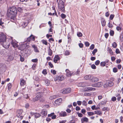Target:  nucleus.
<instances>
[{"mask_svg": "<svg viewBox=\"0 0 123 123\" xmlns=\"http://www.w3.org/2000/svg\"><path fill=\"white\" fill-rule=\"evenodd\" d=\"M17 12V8L15 6H12L9 8L7 10V15L10 16L11 15H15Z\"/></svg>", "mask_w": 123, "mask_h": 123, "instance_id": "nucleus-1", "label": "nucleus"}, {"mask_svg": "<svg viewBox=\"0 0 123 123\" xmlns=\"http://www.w3.org/2000/svg\"><path fill=\"white\" fill-rule=\"evenodd\" d=\"M58 5L60 9L62 11V12H64L65 11V7L63 1L62 0H60L58 3Z\"/></svg>", "mask_w": 123, "mask_h": 123, "instance_id": "nucleus-2", "label": "nucleus"}, {"mask_svg": "<svg viewBox=\"0 0 123 123\" xmlns=\"http://www.w3.org/2000/svg\"><path fill=\"white\" fill-rule=\"evenodd\" d=\"M11 41L10 43L11 44L14 48H17L18 47V42L16 41L13 39L12 37H11Z\"/></svg>", "mask_w": 123, "mask_h": 123, "instance_id": "nucleus-3", "label": "nucleus"}, {"mask_svg": "<svg viewBox=\"0 0 123 123\" xmlns=\"http://www.w3.org/2000/svg\"><path fill=\"white\" fill-rule=\"evenodd\" d=\"M6 39V37L3 33H0V42L5 41Z\"/></svg>", "mask_w": 123, "mask_h": 123, "instance_id": "nucleus-4", "label": "nucleus"}, {"mask_svg": "<svg viewBox=\"0 0 123 123\" xmlns=\"http://www.w3.org/2000/svg\"><path fill=\"white\" fill-rule=\"evenodd\" d=\"M80 72V71L78 70L76 72H73L72 73H71L70 72L68 73H67L66 74L67 76L68 77L71 76L72 75H74V74H76V75H78L79 74V73Z\"/></svg>", "mask_w": 123, "mask_h": 123, "instance_id": "nucleus-5", "label": "nucleus"}, {"mask_svg": "<svg viewBox=\"0 0 123 123\" xmlns=\"http://www.w3.org/2000/svg\"><path fill=\"white\" fill-rule=\"evenodd\" d=\"M71 89L70 88H68L66 89H63L62 90V93L63 94L69 93L71 92Z\"/></svg>", "mask_w": 123, "mask_h": 123, "instance_id": "nucleus-6", "label": "nucleus"}, {"mask_svg": "<svg viewBox=\"0 0 123 123\" xmlns=\"http://www.w3.org/2000/svg\"><path fill=\"white\" fill-rule=\"evenodd\" d=\"M35 40V37L33 35H31L29 37L27 38L26 41L27 42H29L31 40L34 41Z\"/></svg>", "mask_w": 123, "mask_h": 123, "instance_id": "nucleus-7", "label": "nucleus"}, {"mask_svg": "<svg viewBox=\"0 0 123 123\" xmlns=\"http://www.w3.org/2000/svg\"><path fill=\"white\" fill-rule=\"evenodd\" d=\"M17 117L20 118V119H22L23 118V117L22 116H21L22 114V111L20 110H18L17 111Z\"/></svg>", "mask_w": 123, "mask_h": 123, "instance_id": "nucleus-8", "label": "nucleus"}, {"mask_svg": "<svg viewBox=\"0 0 123 123\" xmlns=\"http://www.w3.org/2000/svg\"><path fill=\"white\" fill-rule=\"evenodd\" d=\"M47 111L45 109H43L41 112V116L42 117H45L47 115Z\"/></svg>", "mask_w": 123, "mask_h": 123, "instance_id": "nucleus-9", "label": "nucleus"}, {"mask_svg": "<svg viewBox=\"0 0 123 123\" xmlns=\"http://www.w3.org/2000/svg\"><path fill=\"white\" fill-rule=\"evenodd\" d=\"M2 42L3 43V46L4 48L6 49L9 48L10 46V44L9 43H6V41Z\"/></svg>", "mask_w": 123, "mask_h": 123, "instance_id": "nucleus-10", "label": "nucleus"}, {"mask_svg": "<svg viewBox=\"0 0 123 123\" xmlns=\"http://www.w3.org/2000/svg\"><path fill=\"white\" fill-rule=\"evenodd\" d=\"M96 90V88H95L91 87H88L85 90H84V92L86 91H93Z\"/></svg>", "mask_w": 123, "mask_h": 123, "instance_id": "nucleus-11", "label": "nucleus"}, {"mask_svg": "<svg viewBox=\"0 0 123 123\" xmlns=\"http://www.w3.org/2000/svg\"><path fill=\"white\" fill-rule=\"evenodd\" d=\"M44 91L43 90H41L40 92H39L37 93L36 96L38 98L42 97L43 96V92Z\"/></svg>", "mask_w": 123, "mask_h": 123, "instance_id": "nucleus-12", "label": "nucleus"}, {"mask_svg": "<svg viewBox=\"0 0 123 123\" xmlns=\"http://www.w3.org/2000/svg\"><path fill=\"white\" fill-rule=\"evenodd\" d=\"M36 86L37 87H39V88H37V89L38 90H43V91H45L46 89L44 88L43 87L41 86L40 84H38L37 85H36Z\"/></svg>", "mask_w": 123, "mask_h": 123, "instance_id": "nucleus-13", "label": "nucleus"}, {"mask_svg": "<svg viewBox=\"0 0 123 123\" xmlns=\"http://www.w3.org/2000/svg\"><path fill=\"white\" fill-rule=\"evenodd\" d=\"M62 101V99L61 98H60L56 100L55 101L54 103H55L56 105H59L60 103H61Z\"/></svg>", "mask_w": 123, "mask_h": 123, "instance_id": "nucleus-14", "label": "nucleus"}, {"mask_svg": "<svg viewBox=\"0 0 123 123\" xmlns=\"http://www.w3.org/2000/svg\"><path fill=\"white\" fill-rule=\"evenodd\" d=\"M60 58L59 56L58 55H56L54 59V61L55 63H56L58 60H59Z\"/></svg>", "mask_w": 123, "mask_h": 123, "instance_id": "nucleus-15", "label": "nucleus"}, {"mask_svg": "<svg viewBox=\"0 0 123 123\" xmlns=\"http://www.w3.org/2000/svg\"><path fill=\"white\" fill-rule=\"evenodd\" d=\"M92 78H91V79L90 81L92 82H97L99 80L97 78L95 77L92 76Z\"/></svg>", "mask_w": 123, "mask_h": 123, "instance_id": "nucleus-16", "label": "nucleus"}, {"mask_svg": "<svg viewBox=\"0 0 123 123\" xmlns=\"http://www.w3.org/2000/svg\"><path fill=\"white\" fill-rule=\"evenodd\" d=\"M101 22L102 25L103 26H104L106 24V22L105 19L103 18H101Z\"/></svg>", "mask_w": 123, "mask_h": 123, "instance_id": "nucleus-17", "label": "nucleus"}, {"mask_svg": "<svg viewBox=\"0 0 123 123\" xmlns=\"http://www.w3.org/2000/svg\"><path fill=\"white\" fill-rule=\"evenodd\" d=\"M92 76L91 75H86L84 77V78L86 80H91V78H92Z\"/></svg>", "mask_w": 123, "mask_h": 123, "instance_id": "nucleus-18", "label": "nucleus"}, {"mask_svg": "<svg viewBox=\"0 0 123 123\" xmlns=\"http://www.w3.org/2000/svg\"><path fill=\"white\" fill-rule=\"evenodd\" d=\"M15 16V15H11L9 16L10 17L11 20L13 22L15 20L16 18Z\"/></svg>", "mask_w": 123, "mask_h": 123, "instance_id": "nucleus-19", "label": "nucleus"}, {"mask_svg": "<svg viewBox=\"0 0 123 123\" xmlns=\"http://www.w3.org/2000/svg\"><path fill=\"white\" fill-rule=\"evenodd\" d=\"M25 82L23 79L22 78L20 79V84L21 86H24L25 84Z\"/></svg>", "mask_w": 123, "mask_h": 123, "instance_id": "nucleus-20", "label": "nucleus"}, {"mask_svg": "<svg viewBox=\"0 0 123 123\" xmlns=\"http://www.w3.org/2000/svg\"><path fill=\"white\" fill-rule=\"evenodd\" d=\"M86 83L85 82H80L79 83V86H80L81 87H84L86 85L87 86H90L89 85H86Z\"/></svg>", "mask_w": 123, "mask_h": 123, "instance_id": "nucleus-21", "label": "nucleus"}, {"mask_svg": "<svg viewBox=\"0 0 123 123\" xmlns=\"http://www.w3.org/2000/svg\"><path fill=\"white\" fill-rule=\"evenodd\" d=\"M94 114L98 115L101 116L102 115V112L100 111H94Z\"/></svg>", "mask_w": 123, "mask_h": 123, "instance_id": "nucleus-22", "label": "nucleus"}, {"mask_svg": "<svg viewBox=\"0 0 123 123\" xmlns=\"http://www.w3.org/2000/svg\"><path fill=\"white\" fill-rule=\"evenodd\" d=\"M108 86L111 87L113 86L114 85L113 83L111 81H108L107 82Z\"/></svg>", "mask_w": 123, "mask_h": 123, "instance_id": "nucleus-23", "label": "nucleus"}, {"mask_svg": "<svg viewBox=\"0 0 123 123\" xmlns=\"http://www.w3.org/2000/svg\"><path fill=\"white\" fill-rule=\"evenodd\" d=\"M96 87H99L101 86L103 84L102 82H99L96 83Z\"/></svg>", "mask_w": 123, "mask_h": 123, "instance_id": "nucleus-24", "label": "nucleus"}, {"mask_svg": "<svg viewBox=\"0 0 123 123\" xmlns=\"http://www.w3.org/2000/svg\"><path fill=\"white\" fill-rule=\"evenodd\" d=\"M32 48H34V51L36 52H39V51L38 50L37 47L35 45H32Z\"/></svg>", "mask_w": 123, "mask_h": 123, "instance_id": "nucleus-25", "label": "nucleus"}, {"mask_svg": "<svg viewBox=\"0 0 123 123\" xmlns=\"http://www.w3.org/2000/svg\"><path fill=\"white\" fill-rule=\"evenodd\" d=\"M88 121V118L86 117H85L83 118H82L81 119L82 123H83L84 122H87Z\"/></svg>", "mask_w": 123, "mask_h": 123, "instance_id": "nucleus-26", "label": "nucleus"}, {"mask_svg": "<svg viewBox=\"0 0 123 123\" xmlns=\"http://www.w3.org/2000/svg\"><path fill=\"white\" fill-rule=\"evenodd\" d=\"M34 114V116L36 118H39L41 116V114L38 113H35Z\"/></svg>", "mask_w": 123, "mask_h": 123, "instance_id": "nucleus-27", "label": "nucleus"}, {"mask_svg": "<svg viewBox=\"0 0 123 123\" xmlns=\"http://www.w3.org/2000/svg\"><path fill=\"white\" fill-rule=\"evenodd\" d=\"M59 114L60 116L63 117L66 116L67 115L66 113L65 112H62L60 113Z\"/></svg>", "mask_w": 123, "mask_h": 123, "instance_id": "nucleus-28", "label": "nucleus"}, {"mask_svg": "<svg viewBox=\"0 0 123 123\" xmlns=\"http://www.w3.org/2000/svg\"><path fill=\"white\" fill-rule=\"evenodd\" d=\"M48 54L50 56H51L52 54V51L50 48L48 50Z\"/></svg>", "mask_w": 123, "mask_h": 123, "instance_id": "nucleus-29", "label": "nucleus"}, {"mask_svg": "<svg viewBox=\"0 0 123 123\" xmlns=\"http://www.w3.org/2000/svg\"><path fill=\"white\" fill-rule=\"evenodd\" d=\"M39 99V98L36 96L34 98H32L31 100L32 101L34 102L37 101Z\"/></svg>", "mask_w": 123, "mask_h": 123, "instance_id": "nucleus-30", "label": "nucleus"}, {"mask_svg": "<svg viewBox=\"0 0 123 123\" xmlns=\"http://www.w3.org/2000/svg\"><path fill=\"white\" fill-rule=\"evenodd\" d=\"M63 79V77L61 76H59L58 78V80L60 81H62Z\"/></svg>", "mask_w": 123, "mask_h": 123, "instance_id": "nucleus-31", "label": "nucleus"}, {"mask_svg": "<svg viewBox=\"0 0 123 123\" xmlns=\"http://www.w3.org/2000/svg\"><path fill=\"white\" fill-rule=\"evenodd\" d=\"M45 82L46 84V85L47 86L49 85L50 84V81L49 80L47 79L45 80Z\"/></svg>", "mask_w": 123, "mask_h": 123, "instance_id": "nucleus-32", "label": "nucleus"}, {"mask_svg": "<svg viewBox=\"0 0 123 123\" xmlns=\"http://www.w3.org/2000/svg\"><path fill=\"white\" fill-rule=\"evenodd\" d=\"M4 23L3 19L1 18L0 19V25L3 26L2 25Z\"/></svg>", "mask_w": 123, "mask_h": 123, "instance_id": "nucleus-33", "label": "nucleus"}, {"mask_svg": "<svg viewBox=\"0 0 123 123\" xmlns=\"http://www.w3.org/2000/svg\"><path fill=\"white\" fill-rule=\"evenodd\" d=\"M77 36L79 37H80L82 36V34L80 32H78L77 33Z\"/></svg>", "mask_w": 123, "mask_h": 123, "instance_id": "nucleus-34", "label": "nucleus"}, {"mask_svg": "<svg viewBox=\"0 0 123 123\" xmlns=\"http://www.w3.org/2000/svg\"><path fill=\"white\" fill-rule=\"evenodd\" d=\"M52 10H54V13H52V15H54L55 14V15H57V12L56 11V10L55 9V8L53 7Z\"/></svg>", "mask_w": 123, "mask_h": 123, "instance_id": "nucleus-35", "label": "nucleus"}, {"mask_svg": "<svg viewBox=\"0 0 123 123\" xmlns=\"http://www.w3.org/2000/svg\"><path fill=\"white\" fill-rule=\"evenodd\" d=\"M105 63L104 62H101L100 63V65L101 66L104 67L105 65Z\"/></svg>", "mask_w": 123, "mask_h": 123, "instance_id": "nucleus-36", "label": "nucleus"}, {"mask_svg": "<svg viewBox=\"0 0 123 123\" xmlns=\"http://www.w3.org/2000/svg\"><path fill=\"white\" fill-rule=\"evenodd\" d=\"M97 51V49H94L92 53L93 54V55H94L95 54V53Z\"/></svg>", "mask_w": 123, "mask_h": 123, "instance_id": "nucleus-37", "label": "nucleus"}, {"mask_svg": "<svg viewBox=\"0 0 123 123\" xmlns=\"http://www.w3.org/2000/svg\"><path fill=\"white\" fill-rule=\"evenodd\" d=\"M110 35L111 36H113L114 34V32L112 30H111L110 32Z\"/></svg>", "mask_w": 123, "mask_h": 123, "instance_id": "nucleus-38", "label": "nucleus"}, {"mask_svg": "<svg viewBox=\"0 0 123 123\" xmlns=\"http://www.w3.org/2000/svg\"><path fill=\"white\" fill-rule=\"evenodd\" d=\"M56 97V95H54L53 96H51L49 98L50 99L52 100L54 99H55Z\"/></svg>", "mask_w": 123, "mask_h": 123, "instance_id": "nucleus-39", "label": "nucleus"}, {"mask_svg": "<svg viewBox=\"0 0 123 123\" xmlns=\"http://www.w3.org/2000/svg\"><path fill=\"white\" fill-rule=\"evenodd\" d=\"M87 114L89 116H92L94 114V113L92 112H88Z\"/></svg>", "mask_w": 123, "mask_h": 123, "instance_id": "nucleus-40", "label": "nucleus"}, {"mask_svg": "<svg viewBox=\"0 0 123 123\" xmlns=\"http://www.w3.org/2000/svg\"><path fill=\"white\" fill-rule=\"evenodd\" d=\"M112 45L113 48H116L117 46V45L116 42H114L112 44Z\"/></svg>", "mask_w": 123, "mask_h": 123, "instance_id": "nucleus-41", "label": "nucleus"}, {"mask_svg": "<svg viewBox=\"0 0 123 123\" xmlns=\"http://www.w3.org/2000/svg\"><path fill=\"white\" fill-rule=\"evenodd\" d=\"M66 16L63 13H62L61 14V17L62 18L64 19L66 17Z\"/></svg>", "mask_w": 123, "mask_h": 123, "instance_id": "nucleus-42", "label": "nucleus"}, {"mask_svg": "<svg viewBox=\"0 0 123 123\" xmlns=\"http://www.w3.org/2000/svg\"><path fill=\"white\" fill-rule=\"evenodd\" d=\"M108 51L110 54L112 55L113 54V52L112 50L111 49V48H109V49L108 50Z\"/></svg>", "mask_w": 123, "mask_h": 123, "instance_id": "nucleus-43", "label": "nucleus"}, {"mask_svg": "<svg viewBox=\"0 0 123 123\" xmlns=\"http://www.w3.org/2000/svg\"><path fill=\"white\" fill-rule=\"evenodd\" d=\"M19 55L20 57V61L22 62H23L24 61V57H22L21 55Z\"/></svg>", "mask_w": 123, "mask_h": 123, "instance_id": "nucleus-44", "label": "nucleus"}, {"mask_svg": "<svg viewBox=\"0 0 123 123\" xmlns=\"http://www.w3.org/2000/svg\"><path fill=\"white\" fill-rule=\"evenodd\" d=\"M100 106V104L99 103L97 106V107L95 108V110H98L100 109V108L99 106Z\"/></svg>", "mask_w": 123, "mask_h": 123, "instance_id": "nucleus-45", "label": "nucleus"}, {"mask_svg": "<svg viewBox=\"0 0 123 123\" xmlns=\"http://www.w3.org/2000/svg\"><path fill=\"white\" fill-rule=\"evenodd\" d=\"M116 99V98L115 97H112L111 99V100L113 102L115 101Z\"/></svg>", "mask_w": 123, "mask_h": 123, "instance_id": "nucleus-46", "label": "nucleus"}, {"mask_svg": "<svg viewBox=\"0 0 123 123\" xmlns=\"http://www.w3.org/2000/svg\"><path fill=\"white\" fill-rule=\"evenodd\" d=\"M114 16L113 14H111L110 17V19L111 20H112Z\"/></svg>", "mask_w": 123, "mask_h": 123, "instance_id": "nucleus-47", "label": "nucleus"}, {"mask_svg": "<svg viewBox=\"0 0 123 123\" xmlns=\"http://www.w3.org/2000/svg\"><path fill=\"white\" fill-rule=\"evenodd\" d=\"M108 108L107 107H103L102 109V110L103 111H108L107 109Z\"/></svg>", "mask_w": 123, "mask_h": 123, "instance_id": "nucleus-48", "label": "nucleus"}, {"mask_svg": "<svg viewBox=\"0 0 123 123\" xmlns=\"http://www.w3.org/2000/svg\"><path fill=\"white\" fill-rule=\"evenodd\" d=\"M42 42L43 44H44L45 45H47V43L46 41L42 40Z\"/></svg>", "mask_w": 123, "mask_h": 123, "instance_id": "nucleus-49", "label": "nucleus"}, {"mask_svg": "<svg viewBox=\"0 0 123 123\" xmlns=\"http://www.w3.org/2000/svg\"><path fill=\"white\" fill-rule=\"evenodd\" d=\"M94 45L93 44H92L90 46V49L91 50H92L94 49Z\"/></svg>", "mask_w": 123, "mask_h": 123, "instance_id": "nucleus-50", "label": "nucleus"}, {"mask_svg": "<svg viewBox=\"0 0 123 123\" xmlns=\"http://www.w3.org/2000/svg\"><path fill=\"white\" fill-rule=\"evenodd\" d=\"M42 73L44 75L47 74V70L46 69H43L42 72Z\"/></svg>", "mask_w": 123, "mask_h": 123, "instance_id": "nucleus-51", "label": "nucleus"}, {"mask_svg": "<svg viewBox=\"0 0 123 123\" xmlns=\"http://www.w3.org/2000/svg\"><path fill=\"white\" fill-rule=\"evenodd\" d=\"M51 73L54 74H55L56 73V71L55 70H51Z\"/></svg>", "mask_w": 123, "mask_h": 123, "instance_id": "nucleus-52", "label": "nucleus"}, {"mask_svg": "<svg viewBox=\"0 0 123 123\" xmlns=\"http://www.w3.org/2000/svg\"><path fill=\"white\" fill-rule=\"evenodd\" d=\"M113 71L114 73H116L117 71V69L116 68H114L113 69Z\"/></svg>", "mask_w": 123, "mask_h": 123, "instance_id": "nucleus-53", "label": "nucleus"}, {"mask_svg": "<svg viewBox=\"0 0 123 123\" xmlns=\"http://www.w3.org/2000/svg\"><path fill=\"white\" fill-rule=\"evenodd\" d=\"M100 62V61L98 60L96 61L95 63V64L96 65H98L99 64Z\"/></svg>", "mask_w": 123, "mask_h": 123, "instance_id": "nucleus-54", "label": "nucleus"}, {"mask_svg": "<svg viewBox=\"0 0 123 123\" xmlns=\"http://www.w3.org/2000/svg\"><path fill=\"white\" fill-rule=\"evenodd\" d=\"M85 45L86 47H88L89 46L90 44L88 42H86L85 43Z\"/></svg>", "mask_w": 123, "mask_h": 123, "instance_id": "nucleus-55", "label": "nucleus"}, {"mask_svg": "<svg viewBox=\"0 0 123 123\" xmlns=\"http://www.w3.org/2000/svg\"><path fill=\"white\" fill-rule=\"evenodd\" d=\"M17 10L19 12H22V8L20 7H18V8Z\"/></svg>", "mask_w": 123, "mask_h": 123, "instance_id": "nucleus-56", "label": "nucleus"}, {"mask_svg": "<svg viewBox=\"0 0 123 123\" xmlns=\"http://www.w3.org/2000/svg\"><path fill=\"white\" fill-rule=\"evenodd\" d=\"M9 58L10 60H12L14 59V57L11 55H10L9 57Z\"/></svg>", "mask_w": 123, "mask_h": 123, "instance_id": "nucleus-57", "label": "nucleus"}, {"mask_svg": "<svg viewBox=\"0 0 123 123\" xmlns=\"http://www.w3.org/2000/svg\"><path fill=\"white\" fill-rule=\"evenodd\" d=\"M83 105L85 106H86L87 105V103L85 101H84L82 102Z\"/></svg>", "mask_w": 123, "mask_h": 123, "instance_id": "nucleus-58", "label": "nucleus"}, {"mask_svg": "<svg viewBox=\"0 0 123 123\" xmlns=\"http://www.w3.org/2000/svg\"><path fill=\"white\" fill-rule=\"evenodd\" d=\"M91 67L92 68L94 69H96V67L94 64H93L91 65Z\"/></svg>", "mask_w": 123, "mask_h": 123, "instance_id": "nucleus-59", "label": "nucleus"}, {"mask_svg": "<svg viewBox=\"0 0 123 123\" xmlns=\"http://www.w3.org/2000/svg\"><path fill=\"white\" fill-rule=\"evenodd\" d=\"M78 116L80 117H82L83 116V115L82 114L80 113H77Z\"/></svg>", "mask_w": 123, "mask_h": 123, "instance_id": "nucleus-60", "label": "nucleus"}, {"mask_svg": "<svg viewBox=\"0 0 123 123\" xmlns=\"http://www.w3.org/2000/svg\"><path fill=\"white\" fill-rule=\"evenodd\" d=\"M48 64L51 68L53 67V66L51 62H48Z\"/></svg>", "mask_w": 123, "mask_h": 123, "instance_id": "nucleus-61", "label": "nucleus"}, {"mask_svg": "<svg viewBox=\"0 0 123 123\" xmlns=\"http://www.w3.org/2000/svg\"><path fill=\"white\" fill-rule=\"evenodd\" d=\"M116 29L118 31H120L121 30V28L119 26H117L116 27Z\"/></svg>", "mask_w": 123, "mask_h": 123, "instance_id": "nucleus-62", "label": "nucleus"}, {"mask_svg": "<svg viewBox=\"0 0 123 123\" xmlns=\"http://www.w3.org/2000/svg\"><path fill=\"white\" fill-rule=\"evenodd\" d=\"M116 52L117 54H119L120 53V51H119V49H117L116 50Z\"/></svg>", "mask_w": 123, "mask_h": 123, "instance_id": "nucleus-63", "label": "nucleus"}, {"mask_svg": "<svg viewBox=\"0 0 123 123\" xmlns=\"http://www.w3.org/2000/svg\"><path fill=\"white\" fill-rule=\"evenodd\" d=\"M79 47L80 48H82L83 47V45L82 43H80L79 44Z\"/></svg>", "mask_w": 123, "mask_h": 123, "instance_id": "nucleus-64", "label": "nucleus"}]
</instances>
